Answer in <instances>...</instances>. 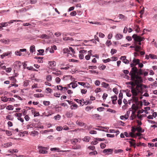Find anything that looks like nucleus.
<instances>
[{"mask_svg": "<svg viewBox=\"0 0 157 157\" xmlns=\"http://www.w3.org/2000/svg\"><path fill=\"white\" fill-rule=\"evenodd\" d=\"M132 37L135 41V43L138 42H141L144 40V37H141L140 36H137L136 34H133L132 36Z\"/></svg>", "mask_w": 157, "mask_h": 157, "instance_id": "obj_1", "label": "nucleus"}, {"mask_svg": "<svg viewBox=\"0 0 157 157\" xmlns=\"http://www.w3.org/2000/svg\"><path fill=\"white\" fill-rule=\"evenodd\" d=\"M38 149H39V153L40 154H45L48 153L47 147H42V146H38Z\"/></svg>", "mask_w": 157, "mask_h": 157, "instance_id": "obj_2", "label": "nucleus"}, {"mask_svg": "<svg viewBox=\"0 0 157 157\" xmlns=\"http://www.w3.org/2000/svg\"><path fill=\"white\" fill-rule=\"evenodd\" d=\"M147 110L144 111L143 109H142L140 110H139L137 112V117L140 120L142 119V118L143 117V114L141 115L140 116H139V114L140 113H142L144 111L145 112V113L147 114L148 113V112L147 111Z\"/></svg>", "mask_w": 157, "mask_h": 157, "instance_id": "obj_3", "label": "nucleus"}, {"mask_svg": "<svg viewBox=\"0 0 157 157\" xmlns=\"http://www.w3.org/2000/svg\"><path fill=\"white\" fill-rule=\"evenodd\" d=\"M135 78L136 79L135 80V84L139 83L142 82V80L140 76L135 75Z\"/></svg>", "mask_w": 157, "mask_h": 157, "instance_id": "obj_4", "label": "nucleus"}, {"mask_svg": "<svg viewBox=\"0 0 157 157\" xmlns=\"http://www.w3.org/2000/svg\"><path fill=\"white\" fill-rule=\"evenodd\" d=\"M120 59L122 60L123 62L125 64H128L129 63V61L126 59L125 56H121L120 58Z\"/></svg>", "mask_w": 157, "mask_h": 157, "instance_id": "obj_5", "label": "nucleus"}, {"mask_svg": "<svg viewBox=\"0 0 157 157\" xmlns=\"http://www.w3.org/2000/svg\"><path fill=\"white\" fill-rule=\"evenodd\" d=\"M12 145V143L10 142L2 144V147L4 148H7L11 146Z\"/></svg>", "mask_w": 157, "mask_h": 157, "instance_id": "obj_6", "label": "nucleus"}, {"mask_svg": "<svg viewBox=\"0 0 157 157\" xmlns=\"http://www.w3.org/2000/svg\"><path fill=\"white\" fill-rule=\"evenodd\" d=\"M38 124L36 123H33L30 124L29 125H27V128L29 129V128H32L33 127H34L35 128H37V125Z\"/></svg>", "mask_w": 157, "mask_h": 157, "instance_id": "obj_7", "label": "nucleus"}, {"mask_svg": "<svg viewBox=\"0 0 157 157\" xmlns=\"http://www.w3.org/2000/svg\"><path fill=\"white\" fill-rule=\"evenodd\" d=\"M138 69L136 67H132L131 68V71L132 72V73L133 74L135 75L137 73Z\"/></svg>", "mask_w": 157, "mask_h": 157, "instance_id": "obj_8", "label": "nucleus"}, {"mask_svg": "<svg viewBox=\"0 0 157 157\" xmlns=\"http://www.w3.org/2000/svg\"><path fill=\"white\" fill-rule=\"evenodd\" d=\"M11 54V52H5L3 54L1 55V57L2 59H3L6 56H8V55Z\"/></svg>", "mask_w": 157, "mask_h": 157, "instance_id": "obj_9", "label": "nucleus"}, {"mask_svg": "<svg viewBox=\"0 0 157 157\" xmlns=\"http://www.w3.org/2000/svg\"><path fill=\"white\" fill-rule=\"evenodd\" d=\"M48 64L51 67H55L56 65V62L54 61H49Z\"/></svg>", "mask_w": 157, "mask_h": 157, "instance_id": "obj_10", "label": "nucleus"}, {"mask_svg": "<svg viewBox=\"0 0 157 157\" xmlns=\"http://www.w3.org/2000/svg\"><path fill=\"white\" fill-rule=\"evenodd\" d=\"M132 62L134 63L136 66L137 64H139L140 63V60L138 59H135L134 58L132 61Z\"/></svg>", "mask_w": 157, "mask_h": 157, "instance_id": "obj_11", "label": "nucleus"}, {"mask_svg": "<svg viewBox=\"0 0 157 157\" xmlns=\"http://www.w3.org/2000/svg\"><path fill=\"white\" fill-rule=\"evenodd\" d=\"M36 50L35 46L34 45L31 46L30 48V53H32Z\"/></svg>", "mask_w": 157, "mask_h": 157, "instance_id": "obj_12", "label": "nucleus"}, {"mask_svg": "<svg viewBox=\"0 0 157 157\" xmlns=\"http://www.w3.org/2000/svg\"><path fill=\"white\" fill-rule=\"evenodd\" d=\"M1 42L5 44H8L10 42L9 40L1 39L0 40Z\"/></svg>", "mask_w": 157, "mask_h": 157, "instance_id": "obj_13", "label": "nucleus"}, {"mask_svg": "<svg viewBox=\"0 0 157 157\" xmlns=\"http://www.w3.org/2000/svg\"><path fill=\"white\" fill-rule=\"evenodd\" d=\"M135 111H132V114L130 117V119L131 120H133L134 119L133 117L134 118H136V116L135 114Z\"/></svg>", "mask_w": 157, "mask_h": 157, "instance_id": "obj_14", "label": "nucleus"}, {"mask_svg": "<svg viewBox=\"0 0 157 157\" xmlns=\"http://www.w3.org/2000/svg\"><path fill=\"white\" fill-rule=\"evenodd\" d=\"M113 151V149H105L103 151V152L104 153H106L107 152H112Z\"/></svg>", "mask_w": 157, "mask_h": 157, "instance_id": "obj_15", "label": "nucleus"}, {"mask_svg": "<svg viewBox=\"0 0 157 157\" xmlns=\"http://www.w3.org/2000/svg\"><path fill=\"white\" fill-rule=\"evenodd\" d=\"M114 97L115 98V99L112 100V103L113 104H115L116 103V101L117 100V96L115 95L114 96H112L111 98L113 99Z\"/></svg>", "mask_w": 157, "mask_h": 157, "instance_id": "obj_16", "label": "nucleus"}, {"mask_svg": "<svg viewBox=\"0 0 157 157\" xmlns=\"http://www.w3.org/2000/svg\"><path fill=\"white\" fill-rule=\"evenodd\" d=\"M123 37V35L121 34H117L116 36V38L118 40L121 39Z\"/></svg>", "mask_w": 157, "mask_h": 157, "instance_id": "obj_17", "label": "nucleus"}, {"mask_svg": "<svg viewBox=\"0 0 157 157\" xmlns=\"http://www.w3.org/2000/svg\"><path fill=\"white\" fill-rule=\"evenodd\" d=\"M92 102L91 101H90L89 100H87L86 101H84L82 102V106L85 104L86 105L88 104H90Z\"/></svg>", "mask_w": 157, "mask_h": 157, "instance_id": "obj_18", "label": "nucleus"}, {"mask_svg": "<svg viewBox=\"0 0 157 157\" xmlns=\"http://www.w3.org/2000/svg\"><path fill=\"white\" fill-rule=\"evenodd\" d=\"M131 92L132 93L133 95L135 96H136L137 95V93L136 91L135 90L133 89L132 87H131Z\"/></svg>", "mask_w": 157, "mask_h": 157, "instance_id": "obj_19", "label": "nucleus"}, {"mask_svg": "<svg viewBox=\"0 0 157 157\" xmlns=\"http://www.w3.org/2000/svg\"><path fill=\"white\" fill-rule=\"evenodd\" d=\"M38 134L39 133L37 131H34L31 132V135L33 136H35L36 135H38Z\"/></svg>", "mask_w": 157, "mask_h": 157, "instance_id": "obj_20", "label": "nucleus"}, {"mask_svg": "<svg viewBox=\"0 0 157 157\" xmlns=\"http://www.w3.org/2000/svg\"><path fill=\"white\" fill-rule=\"evenodd\" d=\"M128 115L125 114L124 116H121L120 117V118L121 120H123L124 118L125 120L128 119Z\"/></svg>", "mask_w": 157, "mask_h": 157, "instance_id": "obj_21", "label": "nucleus"}, {"mask_svg": "<svg viewBox=\"0 0 157 157\" xmlns=\"http://www.w3.org/2000/svg\"><path fill=\"white\" fill-rule=\"evenodd\" d=\"M101 85L103 87L106 88H107L109 86L108 84L107 83L104 82H102Z\"/></svg>", "mask_w": 157, "mask_h": 157, "instance_id": "obj_22", "label": "nucleus"}, {"mask_svg": "<svg viewBox=\"0 0 157 157\" xmlns=\"http://www.w3.org/2000/svg\"><path fill=\"white\" fill-rule=\"evenodd\" d=\"M76 123L78 125L81 126H83L86 125L85 123H84L82 122H80L78 121H76Z\"/></svg>", "mask_w": 157, "mask_h": 157, "instance_id": "obj_23", "label": "nucleus"}, {"mask_svg": "<svg viewBox=\"0 0 157 157\" xmlns=\"http://www.w3.org/2000/svg\"><path fill=\"white\" fill-rule=\"evenodd\" d=\"M123 151V150L122 149H119L118 150L115 149L114 150V152L115 154L118 153H121Z\"/></svg>", "mask_w": 157, "mask_h": 157, "instance_id": "obj_24", "label": "nucleus"}, {"mask_svg": "<svg viewBox=\"0 0 157 157\" xmlns=\"http://www.w3.org/2000/svg\"><path fill=\"white\" fill-rule=\"evenodd\" d=\"M106 68V66L100 64L98 67V68L100 70H104Z\"/></svg>", "mask_w": 157, "mask_h": 157, "instance_id": "obj_25", "label": "nucleus"}, {"mask_svg": "<svg viewBox=\"0 0 157 157\" xmlns=\"http://www.w3.org/2000/svg\"><path fill=\"white\" fill-rule=\"evenodd\" d=\"M129 75H130L131 77V80L135 82V75L133 74L132 73H131V72L129 73Z\"/></svg>", "mask_w": 157, "mask_h": 157, "instance_id": "obj_26", "label": "nucleus"}, {"mask_svg": "<svg viewBox=\"0 0 157 157\" xmlns=\"http://www.w3.org/2000/svg\"><path fill=\"white\" fill-rule=\"evenodd\" d=\"M71 144L75 145L78 141V140L76 139H72L71 140Z\"/></svg>", "mask_w": 157, "mask_h": 157, "instance_id": "obj_27", "label": "nucleus"}, {"mask_svg": "<svg viewBox=\"0 0 157 157\" xmlns=\"http://www.w3.org/2000/svg\"><path fill=\"white\" fill-rule=\"evenodd\" d=\"M52 76L51 75H48L46 76V79L47 81L50 82L52 80Z\"/></svg>", "mask_w": 157, "mask_h": 157, "instance_id": "obj_28", "label": "nucleus"}, {"mask_svg": "<svg viewBox=\"0 0 157 157\" xmlns=\"http://www.w3.org/2000/svg\"><path fill=\"white\" fill-rule=\"evenodd\" d=\"M9 152L13 153H16L18 152L17 150V149H13L10 150L8 151Z\"/></svg>", "mask_w": 157, "mask_h": 157, "instance_id": "obj_29", "label": "nucleus"}, {"mask_svg": "<svg viewBox=\"0 0 157 157\" xmlns=\"http://www.w3.org/2000/svg\"><path fill=\"white\" fill-rule=\"evenodd\" d=\"M1 100L4 102H7L8 101V98H6V96H2L1 98Z\"/></svg>", "mask_w": 157, "mask_h": 157, "instance_id": "obj_30", "label": "nucleus"}, {"mask_svg": "<svg viewBox=\"0 0 157 157\" xmlns=\"http://www.w3.org/2000/svg\"><path fill=\"white\" fill-rule=\"evenodd\" d=\"M34 97L36 98H39L40 97H43L44 96V94H35L34 95Z\"/></svg>", "mask_w": 157, "mask_h": 157, "instance_id": "obj_31", "label": "nucleus"}, {"mask_svg": "<svg viewBox=\"0 0 157 157\" xmlns=\"http://www.w3.org/2000/svg\"><path fill=\"white\" fill-rule=\"evenodd\" d=\"M71 84L72 85V87L73 89H74L75 87H77L78 86L77 83H73L72 82H71L68 85H71Z\"/></svg>", "mask_w": 157, "mask_h": 157, "instance_id": "obj_32", "label": "nucleus"}, {"mask_svg": "<svg viewBox=\"0 0 157 157\" xmlns=\"http://www.w3.org/2000/svg\"><path fill=\"white\" fill-rule=\"evenodd\" d=\"M70 77V79H71V80L72 81H75V78H72V76L71 75H65L63 77V79L65 78V77Z\"/></svg>", "mask_w": 157, "mask_h": 157, "instance_id": "obj_33", "label": "nucleus"}, {"mask_svg": "<svg viewBox=\"0 0 157 157\" xmlns=\"http://www.w3.org/2000/svg\"><path fill=\"white\" fill-rule=\"evenodd\" d=\"M72 149H80L81 148V146L80 145H77L76 146L72 147Z\"/></svg>", "mask_w": 157, "mask_h": 157, "instance_id": "obj_34", "label": "nucleus"}, {"mask_svg": "<svg viewBox=\"0 0 157 157\" xmlns=\"http://www.w3.org/2000/svg\"><path fill=\"white\" fill-rule=\"evenodd\" d=\"M93 108V106H87L85 110L86 111H90L91 109Z\"/></svg>", "mask_w": 157, "mask_h": 157, "instance_id": "obj_35", "label": "nucleus"}, {"mask_svg": "<svg viewBox=\"0 0 157 157\" xmlns=\"http://www.w3.org/2000/svg\"><path fill=\"white\" fill-rule=\"evenodd\" d=\"M61 118V116L59 114H57V115L55 116L54 117V118L55 120H59Z\"/></svg>", "mask_w": 157, "mask_h": 157, "instance_id": "obj_36", "label": "nucleus"}, {"mask_svg": "<svg viewBox=\"0 0 157 157\" xmlns=\"http://www.w3.org/2000/svg\"><path fill=\"white\" fill-rule=\"evenodd\" d=\"M132 109L134 110L135 111L138 109V107L137 106H136L135 104H133L132 105Z\"/></svg>", "mask_w": 157, "mask_h": 157, "instance_id": "obj_37", "label": "nucleus"}, {"mask_svg": "<svg viewBox=\"0 0 157 157\" xmlns=\"http://www.w3.org/2000/svg\"><path fill=\"white\" fill-rule=\"evenodd\" d=\"M6 109L8 110H13V107L12 105H9L6 107Z\"/></svg>", "mask_w": 157, "mask_h": 157, "instance_id": "obj_38", "label": "nucleus"}, {"mask_svg": "<svg viewBox=\"0 0 157 157\" xmlns=\"http://www.w3.org/2000/svg\"><path fill=\"white\" fill-rule=\"evenodd\" d=\"M98 154L97 152L96 151H94L93 152H90L89 154L90 155H95Z\"/></svg>", "mask_w": 157, "mask_h": 157, "instance_id": "obj_39", "label": "nucleus"}, {"mask_svg": "<svg viewBox=\"0 0 157 157\" xmlns=\"http://www.w3.org/2000/svg\"><path fill=\"white\" fill-rule=\"evenodd\" d=\"M128 142L130 144L131 146H133L135 148L136 147V143H132L131 141H128Z\"/></svg>", "mask_w": 157, "mask_h": 157, "instance_id": "obj_40", "label": "nucleus"}, {"mask_svg": "<svg viewBox=\"0 0 157 157\" xmlns=\"http://www.w3.org/2000/svg\"><path fill=\"white\" fill-rule=\"evenodd\" d=\"M78 107V105L77 104H74L71 106V108L72 109H76Z\"/></svg>", "mask_w": 157, "mask_h": 157, "instance_id": "obj_41", "label": "nucleus"}, {"mask_svg": "<svg viewBox=\"0 0 157 157\" xmlns=\"http://www.w3.org/2000/svg\"><path fill=\"white\" fill-rule=\"evenodd\" d=\"M15 54L17 56H21L22 55V53H21V52L19 51H17L15 52Z\"/></svg>", "mask_w": 157, "mask_h": 157, "instance_id": "obj_42", "label": "nucleus"}, {"mask_svg": "<svg viewBox=\"0 0 157 157\" xmlns=\"http://www.w3.org/2000/svg\"><path fill=\"white\" fill-rule=\"evenodd\" d=\"M94 139L99 141H104L105 140V139L104 138L101 139L98 138H95Z\"/></svg>", "mask_w": 157, "mask_h": 157, "instance_id": "obj_43", "label": "nucleus"}, {"mask_svg": "<svg viewBox=\"0 0 157 157\" xmlns=\"http://www.w3.org/2000/svg\"><path fill=\"white\" fill-rule=\"evenodd\" d=\"M66 115L67 117H71L72 116V113L68 112L67 113Z\"/></svg>", "mask_w": 157, "mask_h": 157, "instance_id": "obj_44", "label": "nucleus"}, {"mask_svg": "<svg viewBox=\"0 0 157 157\" xmlns=\"http://www.w3.org/2000/svg\"><path fill=\"white\" fill-rule=\"evenodd\" d=\"M10 80L13 81V83H16V80L15 78H14L13 77H10Z\"/></svg>", "mask_w": 157, "mask_h": 157, "instance_id": "obj_45", "label": "nucleus"}, {"mask_svg": "<svg viewBox=\"0 0 157 157\" xmlns=\"http://www.w3.org/2000/svg\"><path fill=\"white\" fill-rule=\"evenodd\" d=\"M63 40H72V37H65L63 38Z\"/></svg>", "mask_w": 157, "mask_h": 157, "instance_id": "obj_46", "label": "nucleus"}, {"mask_svg": "<svg viewBox=\"0 0 157 157\" xmlns=\"http://www.w3.org/2000/svg\"><path fill=\"white\" fill-rule=\"evenodd\" d=\"M63 51L64 53H67L70 52V50L67 48H64L63 49Z\"/></svg>", "mask_w": 157, "mask_h": 157, "instance_id": "obj_47", "label": "nucleus"}, {"mask_svg": "<svg viewBox=\"0 0 157 157\" xmlns=\"http://www.w3.org/2000/svg\"><path fill=\"white\" fill-rule=\"evenodd\" d=\"M43 104L45 105H50V102L49 101H44L43 102Z\"/></svg>", "mask_w": 157, "mask_h": 157, "instance_id": "obj_48", "label": "nucleus"}, {"mask_svg": "<svg viewBox=\"0 0 157 157\" xmlns=\"http://www.w3.org/2000/svg\"><path fill=\"white\" fill-rule=\"evenodd\" d=\"M113 91L116 94H117L118 93V90L116 88H114L113 90Z\"/></svg>", "mask_w": 157, "mask_h": 157, "instance_id": "obj_49", "label": "nucleus"}, {"mask_svg": "<svg viewBox=\"0 0 157 157\" xmlns=\"http://www.w3.org/2000/svg\"><path fill=\"white\" fill-rule=\"evenodd\" d=\"M0 25H2V27H6L8 25V22L2 23L0 24Z\"/></svg>", "mask_w": 157, "mask_h": 157, "instance_id": "obj_50", "label": "nucleus"}, {"mask_svg": "<svg viewBox=\"0 0 157 157\" xmlns=\"http://www.w3.org/2000/svg\"><path fill=\"white\" fill-rule=\"evenodd\" d=\"M149 56L151 58V59H155L156 58V56L155 55L150 54Z\"/></svg>", "mask_w": 157, "mask_h": 157, "instance_id": "obj_51", "label": "nucleus"}, {"mask_svg": "<svg viewBox=\"0 0 157 157\" xmlns=\"http://www.w3.org/2000/svg\"><path fill=\"white\" fill-rule=\"evenodd\" d=\"M89 69H96L97 68V67L96 66H89L88 67Z\"/></svg>", "mask_w": 157, "mask_h": 157, "instance_id": "obj_52", "label": "nucleus"}, {"mask_svg": "<svg viewBox=\"0 0 157 157\" xmlns=\"http://www.w3.org/2000/svg\"><path fill=\"white\" fill-rule=\"evenodd\" d=\"M60 149L56 147H54V148H51L50 149V150L51 151H59V150Z\"/></svg>", "mask_w": 157, "mask_h": 157, "instance_id": "obj_53", "label": "nucleus"}, {"mask_svg": "<svg viewBox=\"0 0 157 157\" xmlns=\"http://www.w3.org/2000/svg\"><path fill=\"white\" fill-rule=\"evenodd\" d=\"M117 52V50L113 48L112 49L111 51V53L112 55H113L116 53Z\"/></svg>", "mask_w": 157, "mask_h": 157, "instance_id": "obj_54", "label": "nucleus"}, {"mask_svg": "<svg viewBox=\"0 0 157 157\" xmlns=\"http://www.w3.org/2000/svg\"><path fill=\"white\" fill-rule=\"evenodd\" d=\"M143 101L144 102V104L145 106H147L150 104V103L146 101V100L145 99L143 100Z\"/></svg>", "mask_w": 157, "mask_h": 157, "instance_id": "obj_55", "label": "nucleus"}, {"mask_svg": "<svg viewBox=\"0 0 157 157\" xmlns=\"http://www.w3.org/2000/svg\"><path fill=\"white\" fill-rule=\"evenodd\" d=\"M82 140L83 141L87 142H89V138L87 136H85Z\"/></svg>", "mask_w": 157, "mask_h": 157, "instance_id": "obj_56", "label": "nucleus"}, {"mask_svg": "<svg viewBox=\"0 0 157 157\" xmlns=\"http://www.w3.org/2000/svg\"><path fill=\"white\" fill-rule=\"evenodd\" d=\"M133 132H130L129 133V137L131 136L132 137H136V136L134 135Z\"/></svg>", "mask_w": 157, "mask_h": 157, "instance_id": "obj_57", "label": "nucleus"}, {"mask_svg": "<svg viewBox=\"0 0 157 157\" xmlns=\"http://www.w3.org/2000/svg\"><path fill=\"white\" fill-rule=\"evenodd\" d=\"M126 84L127 85H131L132 86H135L134 83L132 82H127L126 83Z\"/></svg>", "mask_w": 157, "mask_h": 157, "instance_id": "obj_58", "label": "nucleus"}, {"mask_svg": "<svg viewBox=\"0 0 157 157\" xmlns=\"http://www.w3.org/2000/svg\"><path fill=\"white\" fill-rule=\"evenodd\" d=\"M104 109L105 108L104 107H102L98 108L97 109V110L98 111L101 112L103 111Z\"/></svg>", "mask_w": 157, "mask_h": 157, "instance_id": "obj_59", "label": "nucleus"}, {"mask_svg": "<svg viewBox=\"0 0 157 157\" xmlns=\"http://www.w3.org/2000/svg\"><path fill=\"white\" fill-rule=\"evenodd\" d=\"M6 134L8 136H10L12 135V134L11 133V131H8V130H6Z\"/></svg>", "mask_w": 157, "mask_h": 157, "instance_id": "obj_60", "label": "nucleus"}, {"mask_svg": "<svg viewBox=\"0 0 157 157\" xmlns=\"http://www.w3.org/2000/svg\"><path fill=\"white\" fill-rule=\"evenodd\" d=\"M112 44V43L111 42V41L107 40L106 42V44L108 46H109L111 45Z\"/></svg>", "mask_w": 157, "mask_h": 157, "instance_id": "obj_61", "label": "nucleus"}, {"mask_svg": "<svg viewBox=\"0 0 157 157\" xmlns=\"http://www.w3.org/2000/svg\"><path fill=\"white\" fill-rule=\"evenodd\" d=\"M6 119L8 120H12V118L11 117V115H8L6 117Z\"/></svg>", "mask_w": 157, "mask_h": 157, "instance_id": "obj_62", "label": "nucleus"}, {"mask_svg": "<svg viewBox=\"0 0 157 157\" xmlns=\"http://www.w3.org/2000/svg\"><path fill=\"white\" fill-rule=\"evenodd\" d=\"M61 81L59 77H56V83L59 84Z\"/></svg>", "mask_w": 157, "mask_h": 157, "instance_id": "obj_63", "label": "nucleus"}, {"mask_svg": "<svg viewBox=\"0 0 157 157\" xmlns=\"http://www.w3.org/2000/svg\"><path fill=\"white\" fill-rule=\"evenodd\" d=\"M100 84V82L99 80H96L95 82V84L96 86H98Z\"/></svg>", "mask_w": 157, "mask_h": 157, "instance_id": "obj_64", "label": "nucleus"}]
</instances>
